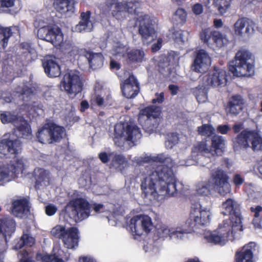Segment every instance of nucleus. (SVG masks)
Listing matches in <instances>:
<instances>
[{
	"label": "nucleus",
	"mask_w": 262,
	"mask_h": 262,
	"mask_svg": "<svg viewBox=\"0 0 262 262\" xmlns=\"http://www.w3.org/2000/svg\"><path fill=\"white\" fill-rule=\"evenodd\" d=\"M244 182V178L240 174L236 173L233 175L232 183L235 186L236 188H239Z\"/></svg>",
	"instance_id": "obj_56"
},
{
	"label": "nucleus",
	"mask_w": 262,
	"mask_h": 262,
	"mask_svg": "<svg viewBox=\"0 0 262 262\" xmlns=\"http://www.w3.org/2000/svg\"><path fill=\"white\" fill-rule=\"evenodd\" d=\"M151 218L146 215H137L130 220L129 227L134 235L140 236L144 232L148 233L152 229Z\"/></svg>",
	"instance_id": "obj_13"
},
{
	"label": "nucleus",
	"mask_w": 262,
	"mask_h": 262,
	"mask_svg": "<svg viewBox=\"0 0 262 262\" xmlns=\"http://www.w3.org/2000/svg\"><path fill=\"white\" fill-rule=\"evenodd\" d=\"M16 0H0V8H9L13 7Z\"/></svg>",
	"instance_id": "obj_57"
},
{
	"label": "nucleus",
	"mask_w": 262,
	"mask_h": 262,
	"mask_svg": "<svg viewBox=\"0 0 262 262\" xmlns=\"http://www.w3.org/2000/svg\"><path fill=\"white\" fill-rule=\"evenodd\" d=\"M141 162L143 163H164V157L162 155L157 156H146L142 158Z\"/></svg>",
	"instance_id": "obj_54"
},
{
	"label": "nucleus",
	"mask_w": 262,
	"mask_h": 262,
	"mask_svg": "<svg viewBox=\"0 0 262 262\" xmlns=\"http://www.w3.org/2000/svg\"><path fill=\"white\" fill-rule=\"evenodd\" d=\"M42 66L46 74L50 77H57L61 74L60 66L52 59H47L43 61Z\"/></svg>",
	"instance_id": "obj_27"
},
{
	"label": "nucleus",
	"mask_w": 262,
	"mask_h": 262,
	"mask_svg": "<svg viewBox=\"0 0 262 262\" xmlns=\"http://www.w3.org/2000/svg\"><path fill=\"white\" fill-rule=\"evenodd\" d=\"M164 181V167L160 166L159 170L154 171L149 177L145 178L142 181L141 189L144 198L148 195L151 196L155 200H158L159 194L157 191L156 186Z\"/></svg>",
	"instance_id": "obj_8"
},
{
	"label": "nucleus",
	"mask_w": 262,
	"mask_h": 262,
	"mask_svg": "<svg viewBox=\"0 0 262 262\" xmlns=\"http://www.w3.org/2000/svg\"><path fill=\"white\" fill-rule=\"evenodd\" d=\"M231 0H213V6L222 15L229 8Z\"/></svg>",
	"instance_id": "obj_42"
},
{
	"label": "nucleus",
	"mask_w": 262,
	"mask_h": 262,
	"mask_svg": "<svg viewBox=\"0 0 262 262\" xmlns=\"http://www.w3.org/2000/svg\"><path fill=\"white\" fill-rule=\"evenodd\" d=\"M15 126V132L19 137L26 139H31L32 135L31 126L23 117L19 121L18 124Z\"/></svg>",
	"instance_id": "obj_28"
},
{
	"label": "nucleus",
	"mask_w": 262,
	"mask_h": 262,
	"mask_svg": "<svg viewBox=\"0 0 262 262\" xmlns=\"http://www.w3.org/2000/svg\"><path fill=\"white\" fill-rule=\"evenodd\" d=\"M166 36L168 40H172L175 43L179 44L184 42L183 32L181 30H176L174 28H172L169 30Z\"/></svg>",
	"instance_id": "obj_41"
},
{
	"label": "nucleus",
	"mask_w": 262,
	"mask_h": 262,
	"mask_svg": "<svg viewBox=\"0 0 262 262\" xmlns=\"http://www.w3.org/2000/svg\"><path fill=\"white\" fill-rule=\"evenodd\" d=\"M162 109L161 106L150 105L140 110L138 120L144 130L151 132L157 127Z\"/></svg>",
	"instance_id": "obj_5"
},
{
	"label": "nucleus",
	"mask_w": 262,
	"mask_h": 262,
	"mask_svg": "<svg viewBox=\"0 0 262 262\" xmlns=\"http://www.w3.org/2000/svg\"><path fill=\"white\" fill-rule=\"evenodd\" d=\"M50 130L52 144L59 142L66 134L65 128L55 124L50 125Z\"/></svg>",
	"instance_id": "obj_32"
},
{
	"label": "nucleus",
	"mask_w": 262,
	"mask_h": 262,
	"mask_svg": "<svg viewBox=\"0 0 262 262\" xmlns=\"http://www.w3.org/2000/svg\"><path fill=\"white\" fill-rule=\"evenodd\" d=\"M179 141V135L177 133H171L167 135L165 146L167 148L171 149L176 145Z\"/></svg>",
	"instance_id": "obj_46"
},
{
	"label": "nucleus",
	"mask_w": 262,
	"mask_h": 262,
	"mask_svg": "<svg viewBox=\"0 0 262 262\" xmlns=\"http://www.w3.org/2000/svg\"><path fill=\"white\" fill-rule=\"evenodd\" d=\"M113 162L119 165H123L125 162L126 160L124 156L121 155H115L114 157Z\"/></svg>",
	"instance_id": "obj_59"
},
{
	"label": "nucleus",
	"mask_w": 262,
	"mask_h": 262,
	"mask_svg": "<svg viewBox=\"0 0 262 262\" xmlns=\"http://www.w3.org/2000/svg\"><path fill=\"white\" fill-rule=\"evenodd\" d=\"M211 180L213 187L221 195L224 196L230 192L229 177L226 171L217 168L212 173Z\"/></svg>",
	"instance_id": "obj_14"
},
{
	"label": "nucleus",
	"mask_w": 262,
	"mask_h": 262,
	"mask_svg": "<svg viewBox=\"0 0 262 262\" xmlns=\"http://www.w3.org/2000/svg\"><path fill=\"white\" fill-rule=\"evenodd\" d=\"M29 210V202L26 199L16 200L12 203V211L16 216H21Z\"/></svg>",
	"instance_id": "obj_30"
},
{
	"label": "nucleus",
	"mask_w": 262,
	"mask_h": 262,
	"mask_svg": "<svg viewBox=\"0 0 262 262\" xmlns=\"http://www.w3.org/2000/svg\"><path fill=\"white\" fill-rule=\"evenodd\" d=\"M104 208L102 204L90 203L85 198L77 197L69 201L64 207L65 212L76 222H81L88 218L92 209L96 213Z\"/></svg>",
	"instance_id": "obj_2"
},
{
	"label": "nucleus",
	"mask_w": 262,
	"mask_h": 262,
	"mask_svg": "<svg viewBox=\"0 0 262 262\" xmlns=\"http://www.w3.org/2000/svg\"><path fill=\"white\" fill-rule=\"evenodd\" d=\"M139 34L143 42L149 44L157 38V32L152 20L148 15H144L139 17Z\"/></svg>",
	"instance_id": "obj_12"
},
{
	"label": "nucleus",
	"mask_w": 262,
	"mask_h": 262,
	"mask_svg": "<svg viewBox=\"0 0 262 262\" xmlns=\"http://www.w3.org/2000/svg\"><path fill=\"white\" fill-rule=\"evenodd\" d=\"M193 152H196L197 154L204 155L210 152V149L208 147L206 141H201L197 143L192 149Z\"/></svg>",
	"instance_id": "obj_49"
},
{
	"label": "nucleus",
	"mask_w": 262,
	"mask_h": 262,
	"mask_svg": "<svg viewBox=\"0 0 262 262\" xmlns=\"http://www.w3.org/2000/svg\"><path fill=\"white\" fill-rule=\"evenodd\" d=\"M124 139L126 141L135 142L141 138V130L136 125L128 124L125 128Z\"/></svg>",
	"instance_id": "obj_33"
},
{
	"label": "nucleus",
	"mask_w": 262,
	"mask_h": 262,
	"mask_svg": "<svg viewBox=\"0 0 262 262\" xmlns=\"http://www.w3.org/2000/svg\"><path fill=\"white\" fill-rule=\"evenodd\" d=\"M211 212L209 209L203 207L198 200H191V207L189 216L182 226L181 230L168 229L165 227V234H168L170 237L180 233H189L194 231V229L198 226H205L209 223L211 220Z\"/></svg>",
	"instance_id": "obj_1"
},
{
	"label": "nucleus",
	"mask_w": 262,
	"mask_h": 262,
	"mask_svg": "<svg viewBox=\"0 0 262 262\" xmlns=\"http://www.w3.org/2000/svg\"><path fill=\"white\" fill-rule=\"evenodd\" d=\"M224 215H229V220H224L223 222H227L228 225L239 230H243L242 217L241 205L236 200L229 198L222 203Z\"/></svg>",
	"instance_id": "obj_7"
},
{
	"label": "nucleus",
	"mask_w": 262,
	"mask_h": 262,
	"mask_svg": "<svg viewBox=\"0 0 262 262\" xmlns=\"http://www.w3.org/2000/svg\"><path fill=\"white\" fill-rule=\"evenodd\" d=\"M22 149L21 142L18 139L9 138L0 139V157H7L9 154L18 155Z\"/></svg>",
	"instance_id": "obj_17"
},
{
	"label": "nucleus",
	"mask_w": 262,
	"mask_h": 262,
	"mask_svg": "<svg viewBox=\"0 0 262 262\" xmlns=\"http://www.w3.org/2000/svg\"><path fill=\"white\" fill-rule=\"evenodd\" d=\"M51 233L54 237L62 241L65 248L75 250L78 247L80 236L77 227L66 229L64 226L58 225L52 228Z\"/></svg>",
	"instance_id": "obj_6"
},
{
	"label": "nucleus",
	"mask_w": 262,
	"mask_h": 262,
	"mask_svg": "<svg viewBox=\"0 0 262 262\" xmlns=\"http://www.w3.org/2000/svg\"><path fill=\"white\" fill-rule=\"evenodd\" d=\"M24 169V163L22 159H14L11 161L7 167L0 166V182H8L9 176H15Z\"/></svg>",
	"instance_id": "obj_16"
},
{
	"label": "nucleus",
	"mask_w": 262,
	"mask_h": 262,
	"mask_svg": "<svg viewBox=\"0 0 262 262\" xmlns=\"http://www.w3.org/2000/svg\"><path fill=\"white\" fill-rule=\"evenodd\" d=\"M192 10L195 15H200L203 11V5L200 3H196L192 6Z\"/></svg>",
	"instance_id": "obj_61"
},
{
	"label": "nucleus",
	"mask_w": 262,
	"mask_h": 262,
	"mask_svg": "<svg viewBox=\"0 0 262 262\" xmlns=\"http://www.w3.org/2000/svg\"><path fill=\"white\" fill-rule=\"evenodd\" d=\"M211 63V58L208 53L203 49L196 52L192 69L198 73H205L207 71Z\"/></svg>",
	"instance_id": "obj_18"
},
{
	"label": "nucleus",
	"mask_w": 262,
	"mask_h": 262,
	"mask_svg": "<svg viewBox=\"0 0 262 262\" xmlns=\"http://www.w3.org/2000/svg\"><path fill=\"white\" fill-rule=\"evenodd\" d=\"M122 2L118 0H105L104 3L105 10L111 12V14L117 19H120V9H122Z\"/></svg>",
	"instance_id": "obj_29"
},
{
	"label": "nucleus",
	"mask_w": 262,
	"mask_h": 262,
	"mask_svg": "<svg viewBox=\"0 0 262 262\" xmlns=\"http://www.w3.org/2000/svg\"><path fill=\"white\" fill-rule=\"evenodd\" d=\"M250 211L254 213V217L252 220L254 226L257 228L262 229V214H260L262 211V207L259 205L255 207H251Z\"/></svg>",
	"instance_id": "obj_39"
},
{
	"label": "nucleus",
	"mask_w": 262,
	"mask_h": 262,
	"mask_svg": "<svg viewBox=\"0 0 262 262\" xmlns=\"http://www.w3.org/2000/svg\"><path fill=\"white\" fill-rule=\"evenodd\" d=\"M244 104V100L241 95H233L227 103L226 111L228 113L236 116L243 111Z\"/></svg>",
	"instance_id": "obj_24"
},
{
	"label": "nucleus",
	"mask_w": 262,
	"mask_h": 262,
	"mask_svg": "<svg viewBox=\"0 0 262 262\" xmlns=\"http://www.w3.org/2000/svg\"><path fill=\"white\" fill-rule=\"evenodd\" d=\"M177 167L170 157H165V198L174 196L178 193V181L175 176Z\"/></svg>",
	"instance_id": "obj_10"
},
{
	"label": "nucleus",
	"mask_w": 262,
	"mask_h": 262,
	"mask_svg": "<svg viewBox=\"0 0 262 262\" xmlns=\"http://www.w3.org/2000/svg\"><path fill=\"white\" fill-rule=\"evenodd\" d=\"M62 86L70 97L74 98L82 90L83 83L80 76L72 72L66 73L60 82Z\"/></svg>",
	"instance_id": "obj_11"
},
{
	"label": "nucleus",
	"mask_w": 262,
	"mask_h": 262,
	"mask_svg": "<svg viewBox=\"0 0 262 262\" xmlns=\"http://www.w3.org/2000/svg\"><path fill=\"white\" fill-rule=\"evenodd\" d=\"M38 37L52 43L55 46H60L63 40V36L59 27L45 26L38 30Z\"/></svg>",
	"instance_id": "obj_15"
},
{
	"label": "nucleus",
	"mask_w": 262,
	"mask_h": 262,
	"mask_svg": "<svg viewBox=\"0 0 262 262\" xmlns=\"http://www.w3.org/2000/svg\"><path fill=\"white\" fill-rule=\"evenodd\" d=\"M197 193L201 195L206 196L210 194V185L202 184L197 188Z\"/></svg>",
	"instance_id": "obj_55"
},
{
	"label": "nucleus",
	"mask_w": 262,
	"mask_h": 262,
	"mask_svg": "<svg viewBox=\"0 0 262 262\" xmlns=\"http://www.w3.org/2000/svg\"><path fill=\"white\" fill-rule=\"evenodd\" d=\"M122 93L127 98L135 97L140 91V85L137 78L130 75L120 85Z\"/></svg>",
	"instance_id": "obj_20"
},
{
	"label": "nucleus",
	"mask_w": 262,
	"mask_h": 262,
	"mask_svg": "<svg viewBox=\"0 0 262 262\" xmlns=\"http://www.w3.org/2000/svg\"><path fill=\"white\" fill-rule=\"evenodd\" d=\"M55 254H49L37 252L36 254L35 258L37 261L40 262H53L54 259H55Z\"/></svg>",
	"instance_id": "obj_51"
},
{
	"label": "nucleus",
	"mask_w": 262,
	"mask_h": 262,
	"mask_svg": "<svg viewBox=\"0 0 262 262\" xmlns=\"http://www.w3.org/2000/svg\"><path fill=\"white\" fill-rule=\"evenodd\" d=\"M91 12L90 11L82 12L80 14V21L79 24L76 26V31L81 32L86 30L88 25L90 22Z\"/></svg>",
	"instance_id": "obj_37"
},
{
	"label": "nucleus",
	"mask_w": 262,
	"mask_h": 262,
	"mask_svg": "<svg viewBox=\"0 0 262 262\" xmlns=\"http://www.w3.org/2000/svg\"><path fill=\"white\" fill-rule=\"evenodd\" d=\"M36 138L42 144H52L50 142L51 136L50 126L48 127H42L38 129L36 134Z\"/></svg>",
	"instance_id": "obj_38"
},
{
	"label": "nucleus",
	"mask_w": 262,
	"mask_h": 262,
	"mask_svg": "<svg viewBox=\"0 0 262 262\" xmlns=\"http://www.w3.org/2000/svg\"><path fill=\"white\" fill-rule=\"evenodd\" d=\"M201 39L207 44L215 43L217 47H222L224 46L225 38L223 35L219 31L211 30L209 28L203 29L200 34Z\"/></svg>",
	"instance_id": "obj_22"
},
{
	"label": "nucleus",
	"mask_w": 262,
	"mask_h": 262,
	"mask_svg": "<svg viewBox=\"0 0 262 262\" xmlns=\"http://www.w3.org/2000/svg\"><path fill=\"white\" fill-rule=\"evenodd\" d=\"M238 230L233 226L228 225L227 222H223L216 231L205 235L204 238L208 243L222 246L229 240L234 238V234Z\"/></svg>",
	"instance_id": "obj_9"
},
{
	"label": "nucleus",
	"mask_w": 262,
	"mask_h": 262,
	"mask_svg": "<svg viewBox=\"0 0 262 262\" xmlns=\"http://www.w3.org/2000/svg\"><path fill=\"white\" fill-rule=\"evenodd\" d=\"M57 211V207L53 204H49L46 206L45 212L48 216L53 215Z\"/></svg>",
	"instance_id": "obj_58"
},
{
	"label": "nucleus",
	"mask_w": 262,
	"mask_h": 262,
	"mask_svg": "<svg viewBox=\"0 0 262 262\" xmlns=\"http://www.w3.org/2000/svg\"><path fill=\"white\" fill-rule=\"evenodd\" d=\"M254 60L252 54L247 50H239L234 60L230 62L229 70L234 76H250L254 73Z\"/></svg>",
	"instance_id": "obj_3"
},
{
	"label": "nucleus",
	"mask_w": 262,
	"mask_h": 262,
	"mask_svg": "<svg viewBox=\"0 0 262 262\" xmlns=\"http://www.w3.org/2000/svg\"><path fill=\"white\" fill-rule=\"evenodd\" d=\"M196 99L199 102H204L207 99V92L203 86H199L195 88L193 91Z\"/></svg>",
	"instance_id": "obj_47"
},
{
	"label": "nucleus",
	"mask_w": 262,
	"mask_h": 262,
	"mask_svg": "<svg viewBox=\"0 0 262 262\" xmlns=\"http://www.w3.org/2000/svg\"><path fill=\"white\" fill-rule=\"evenodd\" d=\"M12 35L10 28L0 27V44H2L4 48L7 45L9 38Z\"/></svg>",
	"instance_id": "obj_44"
},
{
	"label": "nucleus",
	"mask_w": 262,
	"mask_h": 262,
	"mask_svg": "<svg viewBox=\"0 0 262 262\" xmlns=\"http://www.w3.org/2000/svg\"><path fill=\"white\" fill-rule=\"evenodd\" d=\"M75 0H53V7L61 14H73L75 11Z\"/></svg>",
	"instance_id": "obj_25"
},
{
	"label": "nucleus",
	"mask_w": 262,
	"mask_h": 262,
	"mask_svg": "<svg viewBox=\"0 0 262 262\" xmlns=\"http://www.w3.org/2000/svg\"><path fill=\"white\" fill-rule=\"evenodd\" d=\"M179 53L173 51H170L168 53L166 57H165V63H167L168 66L173 65L178 61L179 59Z\"/></svg>",
	"instance_id": "obj_53"
},
{
	"label": "nucleus",
	"mask_w": 262,
	"mask_h": 262,
	"mask_svg": "<svg viewBox=\"0 0 262 262\" xmlns=\"http://www.w3.org/2000/svg\"><path fill=\"white\" fill-rule=\"evenodd\" d=\"M23 116L15 114L14 112L5 111L0 114V119L2 123H12L14 126L18 124L19 121Z\"/></svg>",
	"instance_id": "obj_34"
},
{
	"label": "nucleus",
	"mask_w": 262,
	"mask_h": 262,
	"mask_svg": "<svg viewBox=\"0 0 262 262\" xmlns=\"http://www.w3.org/2000/svg\"><path fill=\"white\" fill-rule=\"evenodd\" d=\"M156 98H154L151 100V103L153 104L152 105H155V104L158 103H162L164 101V92H161L160 94L157 93L155 94Z\"/></svg>",
	"instance_id": "obj_60"
},
{
	"label": "nucleus",
	"mask_w": 262,
	"mask_h": 262,
	"mask_svg": "<svg viewBox=\"0 0 262 262\" xmlns=\"http://www.w3.org/2000/svg\"><path fill=\"white\" fill-rule=\"evenodd\" d=\"M21 258L19 262H35L34 260V254L31 251L23 250L20 252Z\"/></svg>",
	"instance_id": "obj_52"
},
{
	"label": "nucleus",
	"mask_w": 262,
	"mask_h": 262,
	"mask_svg": "<svg viewBox=\"0 0 262 262\" xmlns=\"http://www.w3.org/2000/svg\"><path fill=\"white\" fill-rule=\"evenodd\" d=\"M234 150L251 147L255 151H262V137L258 131L246 128L232 139Z\"/></svg>",
	"instance_id": "obj_4"
},
{
	"label": "nucleus",
	"mask_w": 262,
	"mask_h": 262,
	"mask_svg": "<svg viewBox=\"0 0 262 262\" xmlns=\"http://www.w3.org/2000/svg\"><path fill=\"white\" fill-rule=\"evenodd\" d=\"M145 56L144 51L141 49H133L127 52V57L132 63L141 62Z\"/></svg>",
	"instance_id": "obj_35"
},
{
	"label": "nucleus",
	"mask_w": 262,
	"mask_h": 262,
	"mask_svg": "<svg viewBox=\"0 0 262 262\" xmlns=\"http://www.w3.org/2000/svg\"><path fill=\"white\" fill-rule=\"evenodd\" d=\"M214 129L211 125L204 124L198 127L199 134L201 136H205L207 137L212 136L214 134Z\"/></svg>",
	"instance_id": "obj_48"
},
{
	"label": "nucleus",
	"mask_w": 262,
	"mask_h": 262,
	"mask_svg": "<svg viewBox=\"0 0 262 262\" xmlns=\"http://www.w3.org/2000/svg\"><path fill=\"white\" fill-rule=\"evenodd\" d=\"M33 174L35 179V187L36 188L40 185L41 183L46 180L48 176L46 170L41 168L35 169Z\"/></svg>",
	"instance_id": "obj_43"
},
{
	"label": "nucleus",
	"mask_w": 262,
	"mask_h": 262,
	"mask_svg": "<svg viewBox=\"0 0 262 262\" xmlns=\"http://www.w3.org/2000/svg\"><path fill=\"white\" fill-rule=\"evenodd\" d=\"M15 230V223L12 219H5L3 225V231L1 233L6 239L7 235L10 236Z\"/></svg>",
	"instance_id": "obj_40"
},
{
	"label": "nucleus",
	"mask_w": 262,
	"mask_h": 262,
	"mask_svg": "<svg viewBox=\"0 0 262 262\" xmlns=\"http://www.w3.org/2000/svg\"><path fill=\"white\" fill-rule=\"evenodd\" d=\"M35 243V239L34 237L31 236L29 234H23L20 239L14 246V249L19 250L25 246L31 247Z\"/></svg>",
	"instance_id": "obj_36"
},
{
	"label": "nucleus",
	"mask_w": 262,
	"mask_h": 262,
	"mask_svg": "<svg viewBox=\"0 0 262 262\" xmlns=\"http://www.w3.org/2000/svg\"><path fill=\"white\" fill-rule=\"evenodd\" d=\"M253 254L252 248L249 246H245L235 255V262H253Z\"/></svg>",
	"instance_id": "obj_31"
},
{
	"label": "nucleus",
	"mask_w": 262,
	"mask_h": 262,
	"mask_svg": "<svg viewBox=\"0 0 262 262\" xmlns=\"http://www.w3.org/2000/svg\"><path fill=\"white\" fill-rule=\"evenodd\" d=\"M187 13L185 10L182 8H179L176 11L173 19L176 25H183L186 19Z\"/></svg>",
	"instance_id": "obj_45"
},
{
	"label": "nucleus",
	"mask_w": 262,
	"mask_h": 262,
	"mask_svg": "<svg viewBox=\"0 0 262 262\" xmlns=\"http://www.w3.org/2000/svg\"><path fill=\"white\" fill-rule=\"evenodd\" d=\"M255 27V24L252 20L242 17L239 18L234 24V30L238 35H242L244 33L249 35L254 33Z\"/></svg>",
	"instance_id": "obj_23"
},
{
	"label": "nucleus",
	"mask_w": 262,
	"mask_h": 262,
	"mask_svg": "<svg viewBox=\"0 0 262 262\" xmlns=\"http://www.w3.org/2000/svg\"><path fill=\"white\" fill-rule=\"evenodd\" d=\"M217 131L222 134H227L230 130V127L228 125H220L216 128Z\"/></svg>",
	"instance_id": "obj_62"
},
{
	"label": "nucleus",
	"mask_w": 262,
	"mask_h": 262,
	"mask_svg": "<svg viewBox=\"0 0 262 262\" xmlns=\"http://www.w3.org/2000/svg\"><path fill=\"white\" fill-rule=\"evenodd\" d=\"M162 39L158 38L157 42L152 45L151 50L152 52L155 53L159 50L162 47Z\"/></svg>",
	"instance_id": "obj_64"
},
{
	"label": "nucleus",
	"mask_w": 262,
	"mask_h": 262,
	"mask_svg": "<svg viewBox=\"0 0 262 262\" xmlns=\"http://www.w3.org/2000/svg\"><path fill=\"white\" fill-rule=\"evenodd\" d=\"M227 76L225 70L214 68L213 71L204 77V80L208 85L212 87H223L227 84Z\"/></svg>",
	"instance_id": "obj_19"
},
{
	"label": "nucleus",
	"mask_w": 262,
	"mask_h": 262,
	"mask_svg": "<svg viewBox=\"0 0 262 262\" xmlns=\"http://www.w3.org/2000/svg\"><path fill=\"white\" fill-rule=\"evenodd\" d=\"M93 101L99 107H102L104 105V99L99 95H97L95 96Z\"/></svg>",
	"instance_id": "obj_63"
},
{
	"label": "nucleus",
	"mask_w": 262,
	"mask_h": 262,
	"mask_svg": "<svg viewBox=\"0 0 262 262\" xmlns=\"http://www.w3.org/2000/svg\"><path fill=\"white\" fill-rule=\"evenodd\" d=\"M77 54L86 58L90 67L93 70L99 69L103 66L104 58L101 53H94L86 49H80L77 50Z\"/></svg>",
	"instance_id": "obj_21"
},
{
	"label": "nucleus",
	"mask_w": 262,
	"mask_h": 262,
	"mask_svg": "<svg viewBox=\"0 0 262 262\" xmlns=\"http://www.w3.org/2000/svg\"><path fill=\"white\" fill-rule=\"evenodd\" d=\"M210 151H213L217 156H222L225 149V140L221 136L214 135L211 137Z\"/></svg>",
	"instance_id": "obj_26"
},
{
	"label": "nucleus",
	"mask_w": 262,
	"mask_h": 262,
	"mask_svg": "<svg viewBox=\"0 0 262 262\" xmlns=\"http://www.w3.org/2000/svg\"><path fill=\"white\" fill-rule=\"evenodd\" d=\"M122 7L123 8L120 9V18L121 17V13L128 12L131 14L135 13L137 8L136 3L132 2H122Z\"/></svg>",
	"instance_id": "obj_50"
}]
</instances>
